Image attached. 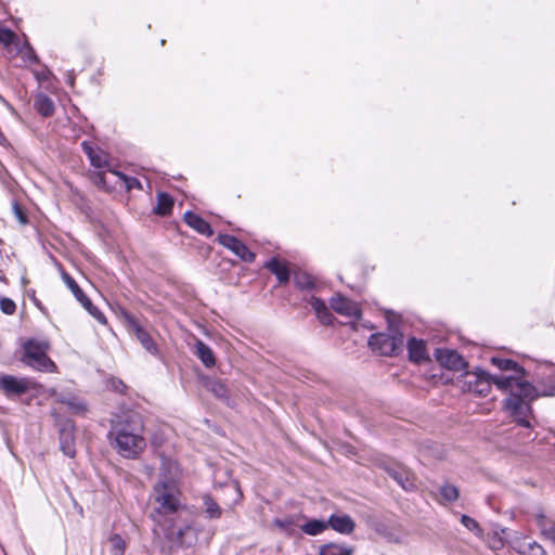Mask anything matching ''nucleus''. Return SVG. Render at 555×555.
I'll return each mask as SVG.
<instances>
[{"mask_svg":"<svg viewBox=\"0 0 555 555\" xmlns=\"http://www.w3.org/2000/svg\"><path fill=\"white\" fill-rule=\"evenodd\" d=\"M466 376V384L469 391L479 396H487L490 392L492 375L483 370H478L474 373H467Z\"/></svg>","mask_w":555,"mask_h":555,"instance_id":"obj_11","label":"nucleus"},{"mask_svg":"<svg viewBox=\"0 0 555 555\" xmlns=\"http://www.w3.org/2000/svg\"><path fill=\"white\" fill-rule=\"evenodd\" d=\"M165 537L172 543L180 546L190 547L196 541V533L190 522L183 518H177L173 522H167L160 526Z\"/></svg>","mask_w":555,"mask_h":555,"instance_id":"obj_6","label":"nucleus"},{"mask_svg":"<svg viewBox=\"0 0 555 555\" xmlns=\"http://www.w3.org/2000/svg\"><path fill=\"white\" fill-rule=\"evenodd\" d=\"M35 107L39 114L49 117L54 113V103L46 94L40 93L35 98Z\"/></svg>","mask_w":555,"mask_h":555,"instance_id":"obj_23","label":"nucleus"},{"mask_svg":"<svg viewBox=\"0 0 555 555\" xmlns=\"http://www.w3.org/2000/svg\"><path fill=\"white\" fill-rule=\"evenodd\" d=\"M195 354L206 367H212L216 364L215 354L209 346L202 340L195 344Z\"/></svg>","mask_w":555,"mask_h":555,"instance_id":"obj_21","label":"nucleus"},{"mask_svg":"<svg viewBox=\"0 0 555 555\" xmlns=\"http://www.w3.org/2000/svg\"><path fill=\"white\" fill-rule=\"evenodd\" d=\"M534 519L541 534L555 544V520L547 518L543 513H537Z\"/></svg>","mask_w":555,"mask_h":555,"instance_id":"obj_18","label":"nucleus"},{"mask_svg":"<svg viewBox=\"0 0 555 555\" xmlns=\"http://www.w3.org/2000/svg\"><path fill=\"white\" fill-rule=\"evenodd\" d=\"M141 346L152 356L159 354V348L153 338L141 328Z\"/></svg>","mask_w":555,"mask_h":555,"instance_id":"obj_32","label":"nucleus"},{"mask_svg":"<svg viewBox=\"0 0 555 555\" xmlns=\"http://www.w3.org/2000/svg\"><path fill=\"white\" fill-rule=\"evenodd\" d=\"M524 375L516 374L512 376H494L492 375V384H494L500 390L509 391L514 393L517 391L522 392L525 396H529L534 392V387L522 379Z\"/></svg>","mask_w":555,"mask_h":555,"instance_id":"obj_7","label":"nucleus"},{"mask_svg":"<svg viewBox=\"0 0 555 555\" xmlns=\"http://www.w3.org/2000/svg\"><path fill=\"white\" fill-rule=\"evenodd\" d=\"M92 179L96 186L104 189L107 192L112 191V188L108 185L106 175L103 171L95 172Z\"/></svg>","mask_w":555,"mask_h":555,"instance_id":"obj_36","label":"nucleus"},{"mask_svg":"<svg viewBox=\"0 0 555 555\" xmlns=\"http://www.w3.org/2000/svg\"><path fill=\"white\" fill-rule=\"evenodd\" d=\"M461 522L463 524L464 527H466L469 531L474 532L476 535H480L482 533V530L480 529L478 522L467 516V515H463L461 517Z\"/></svg>","mask_w":555,"mask_h":555,"instance_id":"obj_35","label":"nucleus"},{"mask_svg":"<svg viewBox=\"0 0 555 555\" xmlns=\"http://www.w3.org/2000/svg\"><path fill=\"white\" fill-rule=\"evenodd\" d=\"M164 473L155 485L152 495V518L158 526H166L188 514V507L181 501L177 478L179 466L173 461L164 462Z\"/></svg>","mask_w":555,"mask_h":555,"instance_id":"obj_1","label":"nucleus"},{"mask_svg":"<svg viewBox=\"0 0 555 555\" xmlns=\"http://www.w3.org/2000/svg\"><path fill=\"white\" fill-rule=\"evenodd\" d=\"M328 527L327 521L312 519L301 526V530L309 535L322 533Z\"/></svg>","mask_w":555,"mask_h":555,"instance_id":"obj_30","label":"nucleus"},{"mask_svg":"<svg viewBox=\"0 0 555 555\" xmlns=\"http://www.w3.org/2000/svg\"><path fill=\"white\" fill-rule=\"evenodd\" d=\"M183 219L190 228L194 229L199 234L205 235L207 237H210L214 234L210 224L201 216L192 211H186L183 216Z\"/></svg>","mask_w":555,"mask_h":555,"instance_id":"obj_17","label":"nucleus"},{"mask_svg":"<svg viewBox=\"0 0 555 555\" xmlns=\"http://www.w3.org/2000/svg\"><path fill=\"white\" fill-rule=\"evenodd\" d=\"M30 387L31 382L27 378H18L13 375L0 376V388L9 397L24 395Z\"/></svg>","mask_w":555,"mask_h":555,"instance_id":"obj_12","label":"nucleus"},{"mask_svg":"<svg viewBox=\"0 0 555 555\" xmlns=\"http://www.w3.org/2000/svg\"><path fill=\"white\" fill-rule=\"evenodd\" d=\"M218 242L225 248L233 251L240 259L246 262H253L256 255L251 253L248 247L238 238L229 234H219Z\"/></svg>","mask_w":555,"mask_h":555,"instance_id":"obj_10","label":"nucleus"},{"mask_svg":"<svg viewBox=\"0 0 555 555\" xmlns=\"http://www.w3.org/2000/svg\"><path fill=\"white\" fill-rule=\"evenodd\" d=\"M353 548L344 544L328 543L321 547L320 555H351Z\"/></svg>","mask_w":555,"mask_h":555,"instance_id":"obj_29","label":"nucleus"},{"mask_svg":"<svg viewBox=\"0 0 555 555\" xmlns=\"http://www.w3.org/2000/svg\"><path fill=\"white\" fill-rule=\"evenodd\" d=\"M517 552L520 555H548L544 547L535 541H524L519 543Z\"/></svg>","mask_w":555,"mask_h":555,"instance_id":"obj_27","label":"nucleus"},{"mask_svg":"<svg viewBox=\"0 0 555 555\" xmlns=\"http://www.w3.org/2000/svg\"><path fill=\"white\" fill-rule=\"evenodd\" d=\"M204 512L209 519H219L222 515V509L219 504L211 498L210 494L202 496Z\"/></svg>","mask_w":555,"mask_h":555,"instance_id":"obj_26","label":"nucleus"},{"mask_svg":"<svg viewBox=\"0 0 555 555\" xmlns=\"http://www.w3.org/2000/svg\"><path fill=\"white\" fill-rule=\"evenodd\" d=\"M328 527L341 533L349 534L354 530L356 524L353 519L346 514H333L327 520Z\"/></svg>","mask_w":555,"mask_h":555,"instance_id":"obj_16","label":"nucleus"},{"mask_svg":"<svg viewBox=\"0 0 555 555\" xmlns=\"http://www.w3.org/2000/svg\"><path fill=\"white\" fill-rule=\"evenodd\" d=\"M13 211H14L16 219L18 220V222L21 224L27 223V217H26L25 212L16 203L13 205Z\"/></svg>","mask_w":555,"mask_h":555,"instance_id":"obj_41","label":"nucleus"},{"mask_svg":"<svg viewBox=\"0 0 555 555\" xmlns=\"http://www.w3.org/2000/svg\"><path fill=\"white\" fill-rule=\"evenodd\" d=\"M0 309L5 314H13L16 310L15 302L10 298H1L0 299Z\"/></svg>","mask_w":555,"mask_h":555,"instance_id":"obj_38","label":"nucleus"},{"mask_svg":"<svg viewBox=\"0 0 555 555\" xmlns=\"http://www.w3.org/2000/svg\"><path fill=\"white\" fill-rule=\"evenodd\" d=\"M60 448L65 455H67L69 457L75 456L76 449H75L74 434H73L72 428L64 427L60 430Z\"/></svg>","mask_w":555,"mask_h":555,"instance_id":"obj_19","label":"nucleus"},{"mask_svg":"<svg viewBox=\"0 0 555 555\" xmlns=\"http://www.w3.org/2000/svg\"><path fill=\"white\" fill-rule=\"evenodd\" d=\"M273 274L276 275L281 283H285L289 279V270L287 266L280 260L272 258L266 266Z\"/></svg>","mask_w":555,"mask_h":555,"instance_id":"obj_24","label":"nucleus"},{"mask_svg":"<svg viewBox=\"0 0 555 555\" xmlns=\"http://www.w3.org/2000/svg\"><path fill=\"white\" fill-rule=\"evenodd\" d=\"M408 352L411 361L418 363L427 359L426 346L422 339L411 338L408 340Z\"/></svg>","mask_w":555,"mask_h":555,"instance_id":"obj_20","label":"nucleus"},{"mask_svg":"<svg viewBox=\"0 0 555 555\" xmlns=\"http://www.w3.org/2000/svg\"><path fill=\"white\" fill-rule=\"evenodd\" d=\"M534 398V392L525 396L522 392L517 391L509 393L504 400V406L514 417L516 423L522 427H529L528 415L531 413L530 402Z\"/></svg>","mask_w":555,"mask_h":555,"instance_id":"obj_5","label":"nucleus"},{"mask_svg":"<svg viewBox=\"0 0 555 555\" xmlns=\"http://www.w3.org/2000/svg\"><path fill=\"white\" fill-rule=\"evenodd\" d=\"M491 363L502 371H511L519 375H525L524 367L514 360L492 357Z\"/></svg>","mask_w":555,"mask_h":555,"instance_id":"obj_25","label":"nucleus"},{"mask_svg":"<svg viewBox=\"0 0 555 555\" xmlns=\"http://www.w3.org/2000/svg\"><path fill=\"white\" fill-rule=\"evenodd\" d=\"M295 283L300 288H309L313 285V281L309 275L297 274L295 276Z\"/></svg>","mask_w":555,"mask_h":555,"instance_id":"obj_39","label":"nucleus"},{"mask_svg":"<svg viewBox=\"0 0 555 555\" xmlns=\"http://www.w3.org/2000/svg\"><path fill=\"white\" fill-rule=\"evenodd\" d=\"M49 347L50 345L46 340L30 339L25 341L22 362L38 371L53 372L55 364L47 354Z\"/></svg>","mask_w":555,"mask_h":555,"instance_id":"obj_3","label":"nucleus"},{"mask_svg":"<svg viewBox=\"0 0 555 555\" xmlns=\"http://www.w3.org/2000/svg\"><path fill=\"white\" fill-rule=\"evenodd\" d=\"M369 345L373 350L379 351L382 356L395 357L403 350L404 334L398 324L389 322L388 331L372 334Z\"/></svg>","mask_w":555,"mask_h":555,"instance_id":"obj_2","label":"nucleus"},{"mask_svg":"<svg viewBox=\"0 0 555 555\" xmlns=\"http://www.w3.org/2000/svg\"><path fill=\"white\" fill-rule=\"evenodd\" d=\"M389 477L398 482L404 490H410L414 487L413 474L406 468L396 465L386 468Z\"/></svg>","mask_w":555,"mask_h":555,"instance_id":"obj_15","label":"nucleus"},{"mask_svg":"<svg viewBox=\"0 0 555 555\" xmlns=\"http://www.w3.org/2000/svg\"><path fill=\"white\" fill-rule=\"evenodd\" d=\"M133 332L137 336H139V325H137V324L133 325Z\"/></svg>","mask_w":555,"mask_h":555,"instance_id":"obj_44","label":"nucleus"},{"mask_svg":"<svg viewBox=\"0 0 555 555\" xmlns=\"http://www.w3.org/2000/svg\"><path fill=\"white\" fill-rule=\"evenodd\" d=\"M111 552L113 555H124L125 553V541L118 534H114L109 539Z\"/></svg>","mask_w":555,"mask_h":555,"instance_id":"obj_33","label":"nucleus"},{"mask_svg":"<svg viewBox=\"0 0 555 555\" xmlns=\"http://www.w3.org/2000/svg\"><path fill=\"white\" fill-rule=\"evenodd\" d=\"M62 278H63L64 283L70 289V292L76 297V299L82 305V307L86 308L89 311V313L91 315H93L96 320L104 323L105 322L104 315L95 307L92 306V302L85 295V293L78 286L76 281L66 272H63Z\"/></svg>","mask_w":555,"mask_h":555,"instance_id":"obj_9","label":"nucleus"},{"mask_svg":"<svg viewBox=\"0 0 555 555\" xmlns=\"http://www.w3.org/2000/svg\"><path fill=\"white\" fill-rule=\"evenodd\" d=\"M211 391L218 398H225L228 396V389L221 382H214L211 384Z\"/></svg>","mask_w":555,"mask_h":555,"instance_id":"obj_40","label":"nucleus"},{"mask_svg":"<svg viewBox=\"0 0 555 555\" xmlns=\"http://www.w3.org/2000/svg\"><path fill=\"white\" fill-rule=\"evenodd\" d=\"M436 360L444 367L453 371H462L466 369L467 363L463 357L452 349H436Z\"/></svg>","mask_w":555,"mask_h":555,"instance_id":"obj_13","label":"nucleus"},{"mask_svg":"<svg viewBox=\"0 0 555 555\" xmlns=\"http://www.w3.org/2000/svg\"><path fill=\"white\" fill-rule=\"evenodd\" d=\"M173 207V199L166 193H159L157 196V205L154 208L155 214L159 216H167L171 212Z\"/></svg>","mask_w":555,"mask_h":555,"instance_id":"obj_28","label":"nucleus"},{"mask_svg":"<svg viewBox=\"0 0 555 555\" xmlns=\"http://www.w3.org/2000/svg\"><path fill=\"white\" fill-rule=\"evenodd\" d=\"M81 146L94 168L108 169L109 173L117 179V181L114 182L115 184L119 183L128 191L133 188H139V181L135 178L128 177L120 171L111 169L108 156L104 151L94 149L88 142H82Z\"/></svg>","mask_w":555,"mask_h":555,"instance_id":"obj_4","label":"nucleus"},{"mask_svg":"<svg viewBox=\"0 0 555 555\" xmlns=\"http://www.w3.org/2000/svg\"><path fill=\"white\" fill-rule=\"evenodd\" d=\"M15 39V34L7 28V27H2L0 26V42L3 43L4 46H10L13 40Z\"/></svg>","mask_w":555,"mask_h":555,"instance_id":"obj_37","label":"nucleus"},{"mask_svg":"<svg viewBox=\"0 0 555 555\" xmlns=\"http://www.w3.org/2000/svg\"><path fill=\"white\" fill-rule=\"evenodd\" d=\"M292 524L293 522L291 520H288V519H280V518L274 519V525L278 526L281 529H286Z\"/></svg>","mask_w":555,"mask_h":555,"instance_id":"obj_43","label":"nucleus"},{"mask_svg":"<svg viewBox=\"0 0 555 555\" xmlns=\"http://www.w3.org/2000/svg\"><path fill=\"white\" fill-rule=\"evenodd\" d=\"M309 302H310L312 309L314 310L318 319L323 324H330L332 321V314H331L330 310L327 309L325 302L314 296H312L310 298Z\"/></svg>","mask_w":555,"mask_h":555,"instance_id":"obj_22","label":"nucleus"},{"mask_svg":"<svg viewBox=\"0 0 555 555\" xmlns=\"http://www.w3.org/2000/svg\"><path fill=\"white\" fill-rule=\"evenodd\" d=\"M23 52L25 53V57L29 62H35L36 61L35 52H34V50L28 44L24 48Z\"/></svg>","mask_w":555,"mask_h":555,"instance_id":"obj_42","label":"nucleus"},{"mask_svg":"<svg viewBox=\"0 0 555 555\" xmlns=\"http://www.w3.org/2000/svg\"><path fill=\"white\" fill-rule=\"evenodd\" d=\"M331 308L341 315L357 319L361 315V310L358 305L340 295H337L331 299Z\"/></svg>","mask_w":555,"mask_h":555,"instance_id":"obj_14","label":"nucleus"},{"mask_svg":"<svg viewBox=\"0 0 555 555\" xmlns=\"http://www.w3.org/2000/svg\"><path fill=\"white\" fill-rule=\"evenodd\" d=\"M440 494L449 502H453L459 498V489L453 485H444L440 488Z\"/></svg>","mask_w":555,"mask_h":555,"instance_id":"obj_34","label":"nucleus"},{"mask_svg":"<svg viewBox=\"0 0 555 555\" xmlns=\"http://www.w3.org/2000/svg\"><path fill=\"white\" fill-rule=\"evenodd\" d=\"M116 449L118 453L126 459H135L138 451V436L126 428L116 431Z\"/></svg>","mask_w":555,"mask_h":555,"instance_id":"obj_8","label":"nucleus"},{"mask_svg":"<svg viewBox=\"0 0 555 555\" xmlns=\"http://www.w3.org/2000/svg\"><path fill=\"white\" fill-rule=\"evenodd\" d=\"M57 400L66 404L73 413L82 414L87 411L85 402L75 397H61Z\"/></svg>","mask_w":555,"mask_h":555,"instance_id":"obj_31","label":"nucleus"}]
</instances>
